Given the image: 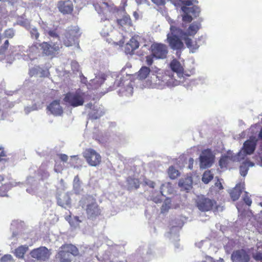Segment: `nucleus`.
Returning <instances> with one entry per match:
<instances>
[{
    "mask_svg": "<svg viewBox=\"0 0 262 262\" xmlns=\"http://www.w3.org/2000/svg\"><path fill=\"white\" fill-rule=\"evenodd\" d=\"M198 3L196 0H173L172 3L176 7H180L182 12V21L185 23H191L193 18L191 14L196 16L199 12V8L193 6V3Z\"/></svg>",
    "mask_w": 262,
    "mask_h": 262,
    "instance_id": "1",
    "label": "nucleus"
},
{
    "mask_svg": "<svg viewBox=\"0 0 262 262\" xmlns=\"http://www.w3.org/2000/svg\"><path fill=\"white\" fill-rule=\"evenodd\" d=\"M80 203L82 208H84L89 219H94L101 214V209L93 196L88 195L83 198Z\"/></svg>",
    "mask_w": 262,
    "mask_h": 262,
    "instance_id": "2",
    "label": "nucleus"
},
{
    "mask_svg": "<svg viewBox=\"0 0 262 262\" xmlns=\"http://www.w3.org/2000/svg\"><path fill=\"white\" fill-rule=\"evenodd\" d=\"M79 254L78 249L71 244H63L55 256L58 262H72L71 255L77 256Z\"/></svg>",
    "mask_w": 262,
    "mask_h": 262,
    "instance_id": "3",
    "label": "nucleus"
},
{
    "mask_svg": "<svg viewBox=\"0 0 262 262\" xmlns=\"http://www.w3.org/2000/svg\"><path fill=\"white\" fill-rule=\"evenodd\" d=\"M93 6L100 17L102 22L110 20L112 15L118 11V9L114 4H109L106 2L94 3Z\"/></svg>",
    "mask_w": 262,
    "mask_h": 262,
    "instance_id": "4",
    "label": "nucleus"
},
{
    "mask_svg": "<svg viewBox=\"0 0 262 262\" xmlns=\"http://www.w3.org/2000/svg\"><path fill=\"white\" fill-rule=\"evenodd\" d=\"M201 28V23L194 21L189 26L186 32L181 30L182 39L185 41L188 48L192 50H196L199 48V46L196 43L193 44L189 36H194Z\"/></svg>",
    "mask_w": 262,
    "mask_h": 262,
    "instance_id": "5",
    "label": "nucleus"
},
{
    "mask_svg": "<svg viewBox=\"0 0 262 262\" xmlns=\"http://www.w3.org/2000/svg\"><path fill=\"white\" fill-rule=\"evenodd\" d=\"M85 94L80 90L68 92L63 98L64 101L72 107L81 106L84 102Z\"/></svg>",
    "mask_w": 262,
    "mask_h": 262,
    "instance_id": "6",
    "label": "nucleus"
},
{
    "mask_svg": "<svg viewBox=\"0 0 262 262\" xmlns=\"http://www.w3.org/2000/svg\"><path fill=\"white\" fill-rule=\"evenodd\" d=\"M196 206L202 212H207L213 208L217 209V202L203 195L198 196L195 201Z\"/></svg>",
    "mask_w": 262,
    "mask_h": 262,
    "instance_id": "7",
    "label": "nucleus"
},
{
    "mask_svg": "<svg viewBox=\"0 0 262 262\" xmlns=\"http://www.w3.org/2000/svg\"><path fill=\"white\" fill-rule=\"evenodd\" d=\"M82 156L91 166L96 167L102 161L100 155L93 148H86L82 152Z\"/></svg>",
    "mask_w": 262,
    "mask_h": 262,
    "instance_id": "8",
    "label": "nucleus"
},
{
    "mask_svg": "<svg viewBox=\"0 0 262 262\" xmlns=\"http://www.w3.org/2000/svg\"><path fill=\"white\" fill-rule=\"evenodd\" d=\"M174 79L170 71L164 72L159 70L157 72L155 84L158 87L165 85L169 86L173 84Z\"/></svg>",
    "mask_w": 262,
    "mask_h": 262,
    "instance_id": "9",
    "label": "nucleus"
},
{
    "mask_svg": "<svg viewBox=\"0 0 262 262\" xmlns=\"http://www.w3.org/2000/svg\"><path fill=\"white\" fill-rule=\"evenodd\" d=\"M79 29L76 27L68 28L64 33L63 43L67 47L72 46L80 36Z\"/></svg>",
    "mask_w": 262,
    "mask_h": 262,
    "instance_id": "10",
    "label": "nucleus"
},
{
    "mask_svg": "<svg viewBox=\"0 0 262 262\" xmlns=\"http://www.w3.org/2000/svg\"><path fill=\"white\" fill-rule=\"evenodd\" d=\"M150 51L156 59H164L168 54V48L162 43L154 42L150 46Z\"/></svg>",
    "mask_w": 262,
    "mask_h": 262,
    "instance_id": "11",
    "label": "nucleus"
},
{
    "mask_svg": "<svg viewBox=\"0 0 262 262\" xmlns=\"http://www.w3.org/2000/svg\"><path fill=\"white\" fill-rule=\"evenodd\" d=\"M39 47L42 50V53L51 58L55 57L59 53L61 46L57 43L51 45L48 42L43 41L39 44Z\"/></svg>",
    "mask_w": 262,
    "mask_h": 262,
    "instance_id": "12",
    "label": "nucleus"
},
{
    "mask_svg": "<svg viewBox=\"0 0 262 262\" xmlns=\"http://www.w3.org/2000/svg\"><path fill=\"white\" fill-rule=\"evenodd\" d=\"M214 158L210 149L204 150L200 157V167L203 168L211 167L214 162Z\"/></svg>",
    "mask_w": 262,
    "mask_h": 262,
    "instance_id": "13",
    "label": "nucleus"
},
{
    "mask_svg": "<svg viewBox=\"0 0 262 262\" xmlns=\"http://www.w3.org/2000/svg\"><path fill=\"white\" fill-rule=\"evenodd\" d=\"M181 39L176 34L168 33L167 35V42L173 50L181 51L185 48Z\"/></svg>",
    "mask_w": 262,
    "mask_h": 262,
    "instance_id": "14",
    "label": "nucleus"
},
{
    "mask_svg": "<svg viewBox=\"0 0 262 262\" xmlns=\"http://www.w3.org/2000/svg\"><path fill=\"white\" fill-rule=\"evenodd\" d=\"M30 255L38 260L46 261L49 258L51 253L46 247H40L32 250Z\"/></svg>",
    "mask_w": 262,
    "mask_h": 262,
    "instance_id": "15",
    "label": "nucleus"
},
{
    "mask_svg": "<svg viewBox=\"0 0 262 262\" xmlns=\"http://www.w3.org/2000/svg\"><path fill=\"white\" fill-rule=\"evenodd\" d=\"M231 259L233 262H249L250 257L245 250L242 249L233 251Z\"/></svg>",
    "mask_w": 262,
    "mask_h": 262,
    "instance_id": "16",
    "label": "nucleus"
},
{
    "mask_svg": "<svg viewBox=\"0 0 262 262\" xmlns=\"http://www.w3.org/2000/svg\"><path fill=\"white\" fill-rule=\"evenodd\" d=\"M57 6L59 11L63 14H71L74 10L73 2L70 0L60 1Z\"/></svg>",
    "mask_w": 262,
    "mask_h": 262,
    "instance_id": "17",
    "label": "nucleus"
},
{
    "mask_svg": "<svg viewBox=\"0 0 262 262\" xmlns=\"http://www.w3.org/2000/svg\"><path fill=\"white\" fill-rule=\"evenodd\" d=\"M257 139L255 137L252 136L246 140L243 145V150L246 155H251L255 150Z\"/></svg>",
    "mask_w": 262,
    "mask_h": 262,
    "instance_id": "18",
    "label": "nucleus"
},
{
    "mask_svg": "<svg viewBox=\"0 0 262 262\" xmlns=\"http://www.w3.org/2000/svg\"><path fill=\"white\" fill-rule=\"evenodd\" d=\"M235 160L236 156L232 151L229 150L221 156L219 162V165L222 169L227 168L229 164Z\"/></svg>",
    "mask_w": 262,
    "mask_h": 262,
    "instance_id": "19",
    "label": "nucleus"
},
{
    "mask_svg": "<svg viewBox=\"0 0 262 262\" xmlns=\"http://www.w3.org/2000/svg\"><path fill=\"white\" fill-rule=\"evenodd\" d=\"M139 46V42L138 40L132 37L125 46V52L127 54H133Z\"/></svg>",
    "mask_w": 262,
    "mask_h": 262,
    "instance_id": "20",
    "label": "nucleus"
},
{
    "mask_svg": "<svg viewBox=\"0 0 262 262\" xmlns=\"http://www.w3.org/2000/svg\"><path fill=\"white\" fill-rule=\"evenodd\" d=\"M48 109L52 114L55 115H60L63 113L62 107L60 105L59 100H54L48 106Z\"/></svg>",
    "mask_w": 262,
    "mask_h": 262,
    "instance_id": "21",
    "label": "nucleus"
},
{
    "mask_svg": "<svg viewBox=\"0 0 262 262\" xmlns=\"http://www.w3.org/2000/svg\"><path fill=\"white\" fill-rule=\"evenodd\" d=\"M244 184L238 183L230 191V195L233 201L239 199L243 190L244 189Z\"/></svg>",
    "mask_w": 262,
    "mask_h": 262,
    "instance_id": "22",
    "label": "nucleus"
},
{
    "mask_svg": "<svg viewBox=\"0 0 262 262\" xmlns=\"http://www.w3.org/2000/svg\"><path fill=\"white\" fill-rule=\"evenodd\" d=\"M58 159L55 160V170L56 171H60L63 169L64 166L60 163V161L63 163L67 162L68 156L66 154H59L57 155Z\"/></svg>",
    "mask_w": 262,
    "mask_h": 262,
    "instance_id": "23",
    "label": "nucleus"
},
{
    "mask_svg": "<svg viewBox=\"0 0 262 262\" xmlns=\"http://www.w3.org/2000/svg\"><path fill=\"white\" fill-rule=\"evenodd\" d=\"M57 204L64 208L70 207L71 205V199L69 195L67 193H62L59 194L57 200Z\"/></svg>",
    "mask_w": 262,
    "mask_h": 262,
    "instance_id": "24",
    "label": "nucleus"
},
{
    "mask_svg": "<svg viewBox=\"0 0 262 262\" xmlns=\"http://www.w3.org/2000/svg\"><path fill=\"white\" fill-rule=\"evenodd\" d=\"M179 186L182 190L188 191L192 187V180L190 177H186L179 180Z\"/></svg>",
    "mask_w": 262,
    "mask_h": 262,
    "instance_id": "25",
    "label": "nucleus"
},
{
    "mask_svg": "<svg viewBox=\"0 0 262 262\" xmlns=\"http://www.w3.org/2000/svg\"><path fill=\"white\" fill-rule=\"evenodd\" d=\"M117 23L121 27L132 26V20L128 15H124L121 19H117Z\"/></svg>",
    "mask_w": 262,
    "mask_h": 262,
    "instance_id": "26",
    "label": "nucleus"
},
{
    "mask_svg": "<svg viewBox=\"0 0 262 262\" xmlns=\"http://www.w3.org/2000/svg\"><path fill=\"white\" fill-rule=\"evenodd\" d=\"M9 42L5 36H0V55L4 54L8 49Z\"/></svg>",
    "mask_w": 262,
    "mask_h": 262,
    "instance_id": "27",
    "label": "nucleus"
},
{
    "mask_svg": "<svg viewBox=\"0 0 262 262\" xmlns=\"http://www.w3.org/2000/svg\"><path fill=\"white\" fill-rule=\"evenodd\" d=\"M170 67L173 72L177 73H182L183 72V67L180 62L176 59H173L171 61Z\"/></svg>",
    "mask_w": 262,
    "mask_h": 262,
    "instance_id": "28",
    "label": "nucleus"
},
{
    "mask_svg": "<svg viewBox=\"0 0 262 262\" xmlns=\"http://www.w3.org/2000/svg\"><path fill=\"white\" fill-rule=\"evenodd\" d=\"M253 163L250 161H244L243 162L239 167V171L241 174L245 177L248 172L249 166H253Z\"/></svg>",
    "mask_w": 262,
    "mask_h": 262,
    "instance_id": "29",
    "label": "nucleus"
},
{
    "mask_svg": "<svg viewBox=\"0 0 262 262\" xmlns=\"http://www.w3.org/2000/svg\"><path fill=\"white\" fill-rule=\"evenodd\" d=\"M104 114V112L100 109H93L89 114V118L91 120L99 119Z\"/></svg>",
    "mask_w": 262,
    "mask_h": 262,
    "instance_id": "30",
    "label": "nucleus"
},
{
    "mask_svg": "<svg viewBox=\"0 0 262 262\" xmlns=\"http://www.w3.org/2000/svg\"><path fill=\"white\" fill-rule=\"evenodd\" d=\"M150 72L149 68L143 66L138 72V77L139 79L143 80L146 79Z\"/></svg>",
    "mask_w": 262,
    "mask_h": 262,
    "instance_id": "31",
    "label": "nucleus"
},
{
    "mask_svg": "<svg viewBox=\"0 0 262 262\" xmlns=\"http://www.w3.org/2000/svg\"><path fill=\"white\" fill-rule=\"evenodd\" d=\"M28 247L26 246H19L15 250L14 254L18 258H23L28 250Z\"/></svg>",
    "mask_w": 262,
    "mask_h": 262,
    "instance_id": "32",
    "label": "nucleus"
},
{
    "mask_svg": "<svg viewBox=\"0 0 262 262\" xmlns=\"http://www.w3.org/2000/svg\"><path fill=\"white\" fill-rule=\"evenodd\" d=\"M168 176L171 179H175L180 175V172L173 166L169 167L167 171Z\"/></svg>",
    "mask_w": 262,
    "mask_h": 262,
    "instance_id": "33",
    "label": "nucleus"
},
{
    "mask_svg": "<svg viewBox=\"0 0 262 262\" xmlns=\"http://www.w3.org/2000/svg\"><path fill=\"white\" fill-rule=\"evenodd\" d=\"M213 178V174L211 173L210 170L205 171L202 177V181L205 183L208 184Z\"/></svg>",
    "mask_w": 262,
    "mask_h": 262,
    "instance_id": "34",
    "label": "nucleus"
},
{
    "mask_svg": "<svg viewBox=\"0 0 262 262\" xmlns=\"http://www.w3.org/2000/svg\"><path fill=\"white\" fill-rule=\"evenodd\" d=\"M104 79L101 78H96L91 80V84L94 85V89H97L104 82Z\"/></svg>",
    "mask_w": 262,
    "mask_h": 262,
    "instance_id": "35",
    "label": "nucleus"
},
{
    "mask_svg": "<svg viewBox=\"0 0 262 262\" xmlns=\"http://www.w3.org/2000/svg\"><path fill=\"white\" fill-rule=\"evenodd\" d=\"M81 182L78 175L76 176L73 180V187L75 190L79 191L81 189Z\"/></svg>",
    "mask_w": 262,
    "mask_h": 262,
    "instance_id": "36",
    "label": "nucleus"
},
{
    "mask_svg": "<svg viewBox=\"0 0 262 262\" xmlns=\"http://www.w3.org/2000/svg\"><path fill=\"white\" fill-rule=\"evenodd\" d=\"M14 36V32L12 29H8L5 31L3 35L0 36H5V38H12Z\"/></svg>",
    "mask_w": 262,
    "mask_h": 262,
    "instance_id": "37",
    "label": "nucleus"
},
{
    "mask_svg": "<svg viewBox=\"0 0 262 262\" xmlns=\"http://www.w3.org/2000/svg\"><path fill=\"white\" fill-rule=\"evenodd\" d=\"M8 186L6 184L2 185L0 186V196H5L7 195Z\"/></svg>",
    "mask_w": 262,
    "mask_h": 262,
    "instance_id": "38",
    "label": "nucleus"
},
{
    "mask_svg": "<svg viewBox=\"0 0 262 262\" xmlns=\"http://www.w3.org/2000/svg\"><path fill=\"white\" fill-rule=\"evenodd\" d=\"M30 33L32 38H34L35 39H37L39 37V33L36 28H33L31 29Z\"/></svg>",
    "mask_w": 262,
    "mask_h": 262,
    "instance_id": "39",
    "label": "nucleus"
},
{
    "mask_svg": "<svg viewBox=\"0 0 262 262\" xmlns=\"http://www.w3.org/2000/svg\"><path fill=\"white\" fill-rule=\"evenodd\" d=\"M170 30L171 33L170 34H175L176 33H178L180 37H181V30H182L181 29H180L179 28H177V27L171 25L170 27Z\"/></svg>",
    "mask_w": 262,
    "mask_h": 262,
    "instance_id": "40",
    "label": "nucleus"
},
{
    "mask_svg": "<svg viewBox=\"0 0 262 262\" xmlns=\"http://www.w3.org/2000/svg\"><path fill=\"white\" fill-rule=\"evenodd\" d=\"M154 56H152V53L150 55H147L145 57V62L147 66H151L154 62Z\"/></svg>",
    "mask_w": 262,
    "mask_h": 262,
    "instance_id": "41",
    "label": "nucleus"
},
{
    "mask_svg": "<svg viewBox=\"0 0 262 262\" xmlns=\"http://www.w3.org/2000/svg\"><path fill=\"white\" fill-rule=\"evenodd\" d=\"M8 161L7 155L4 150H2L0 152V163H5Z\"/></svg>",
    "mask_w": 262,
    "mask_h": 262,
    "instance_id": "42",
    "label": "nucleus"
},
{
    "mask_svg": "<svg viewBox=\"0 0 262 262\" xmlns=\"http://www.w3.org/2000/svg\"><path fill=\"white\" fill-rule=\"evenodd\" d=\"M243 200L244 202L249 206H251L252 204V200L250 199V196L248 195V193L247 192H245L244 194V196L243 197Z\"/></svg>",
    "mask_w": 262,
    "mask_h": 262,
    "instance_id": "43",
    "label": "nucleus"
},
{
    "mask_svg": "<svg viewBox=\"0 0 262 262\" xmlns=\"http://www.w3.org/2000/svg\"><path fill=\"white\" fill-rule=\"evenodd\" d=\"M144 183L146 185L148 186L150 188H154L155 187V183L152 181H150L147 179H145L144 180Z\"/></svg>",
    "mask_w": 262,
    "mask_h": 262,
    "instance_id": "44",
    "label": "nucleus"
},
{
    "mask_svg": "<svg viewBox=\"0 0 262 262\" xmlns=\"http://www.w3.org/2000/svg\"><path fill=\"white\" fill-rule=\"evenodd\" d=\"M48 34L51 37H57V38H59V35H58L56 30H55L49 31L48 32Z\"/></svg>",
    "mask_w": 262,
    "mask_h": 262,
    "instance_id": "45",
    "label": "nucleus"
},
{
    "mask_svg": "<svg viewBox=\"0 0 262 262\" xmlns=\"http://www.w3.org/2000/svg\"><path fill=\"white\" fill-rule=\"evenodd\" d=\"M151 1L158 6H163L165 5V0H151Z\"/></svg>",
    "mask_w": 262,
    "mask_h": 262,
    "instance_id": "46",
    "label": "nucleus"
},
{
    "mask_svg": "<svg viewBox=\"0 0 262 262\" xmlns=\"http://www.w3.org/2000/svg\"><path fill=\"white\" fill-rule=\"evenodd\" d=\"M215 186L218 188L219 190H221L223 189V186L221 183V182L220 181V180L218 179L217 181L215 183Z\"/></svg>",
    "mask_w": 262,
    "mask_h": 262,
    "instance_id": "47",
    "label": "nucleus"
},
{
    "mask_svg": "<svg viewBox=\"0 0 262 262\" xmlns=\"http://www.w3.org/2000/svg\"><path fill=\"white\" fill-rule=\"evenodd\" d=\"M194 160L193 158H190L188 160V168L192 169Z\"/></svg>",
    "mask_w": 262,
    "mask_h": 262,
    "instance_id": "48",
    "label": "nucleus"
},
{
    "mask_svg": "<svg viewBox=\"0 0 262 262\" xmlns=\"http://www.w3.org/2000/svg\"><path fill=\"white\" fill-rule=\"evenodd\" d=\"M134 182L135 184V187L136 189H138L139 187V182L137 179H134Z\"/></svg>",
    "mask_w": 262,
    "mask_h": 262,
    "instance_id": "49",
    "label": "nucleus"
},
{
    "mask_svg": "<svg viewBox=\"0 0 262 262\" xmlns=\"http://www.w3.org/2000/svg\"><path fill=\"white\" fill-rule=\"evenodd\" d=\"M4 180V177L3 175L0 174V185L2 184V182Z\"/></svg>",
    "mask_w": 262,
    "mask_h": 262,
    "instance_id": "50",
    "label": "nucleus"
},
{
    "mask_svg": "<svg viewBox=\"0 0 262 262\" xmlns=\"http://www.w3.org/2000/svg\"><path fill=\"white\" fill-rule=\"evenodd\" d=\"M258 137L260 139L262 140V128H261V129L259 133Z\"/></svg>",
    "mask_w": 262,
    "mask_h": 262,
    "instance_id": "51",
    "label": "nucleus"
},
{
    "mask_svg": "<svg viewBox=\"0 0 262 262\" xmlns=\"http://www.w3.org/2000/svg\"><path fill=\"white\" fill-rule=\"evenodd\" d=\"M261 246H262V244L260 242L257 243L256 244V247H257V249H258Z\"/></svg>",
    "mask_w": 262,
    "mask_h": 262,
    "instance_id": "52",
    "label": "nucleus"
},
{
    "mask_svg": "<svg viewBox=\"0 0 262 262\" xmlns=\"http://www.w3.org/2000/svg\"><path fill=\"white\" fill-rule=\"evenodd\" d=\"M71 158L73 159L74 160H78V158L76 156H72V157H71Z\"/></svg>",
    "mask_w": 262,
    "mask_h": 262,
    "instance_id": "53",
    "label": "nucleus"
},
{
    "mask_svg": "<svg viewBox=\"0 0 262 262\" xmlns=\"http://www.w3.org/2000/svg\"><path fill=\"white\" fill-rule=\"evenodd\" d=\"M2 150H4V148L1 147V146H0V151H1Z\"/></svg>",
    "mask_w": 262,
    "mask_h": 262,
    "instance_id": "54",
    "label": "nucleus"
},
{
    "mask_svg": "<svg viewBox=\"0 0 262 262\" xmlns=\"http://www.w3.org/2000/svg\"><path fill=\"white\" fill-rule=\"evenodd\" d=\"M9 2H13V1H14L15 0H8Z\"/></svg>",
    "mask_w": 262,
    "mask_h": 262,
    "instance_id": "55",
    "label": "nucleus"
},
{
    "mask_svg": "<svg viewBox=\"0 0 262 262\" xmlns=\"http://www.w3.org/2000/svg\"><path fill=\"white\" fill-rule=\"evenodd\" d=\"M260 160H261L260 165L262 166V157L261 158Z\"/></svg>",
    "mask_w": 262,
    "mask_h": 262,
    "instance_id": "56",
    "label": "nucleus"
},
{
    "mask_svg": "<svg viewBox=\"0 0 262 262\" xmlns=\"http://www.w3.org/2000/svg\"><path fill=\"white\" fill-rule=\"evenodd\" d=\"M46 174L47 175V177H49V173H46Z\"/></svg>",
    "mask_w": 262,
    "mask_h": 262,
    "instance_id": "57",
    "label": "nucleus"
},
{
    "mask_svg": "<svg viewBox=\"0 0 262 262\" xmlns=\"http://www.w3.org/2000/svg\"><path fill=\"white\" fill-rule=\"evenodd\" d=\"M71 166H72V167H74V168H75V167H76V166H75V165H72V164H71Z\"/></svg>",
    "mask_w": 262,
    "mask_h": 262,
    "instance_id": "58",
    "label": "nucleus"
},
{
    "mask_svg": "<svg viewBox=\"0 0 262 262\" xmlns=\"http://www.w3.org/2000/svg\"><path fill=\"white\" fill-rule=\"evenodd\" d=\"M161 193L162 194V193H163V191H162V190H161Z\"/></svg>",
    "mask_w": 262,
    "mask_h": 262,
    "instance_id": "59",
    "label": "nucleus"
},
{
    "mask_svg": "<svg viewBox=\"0 0 262 262\" xmlns=\"http://www.w3.org/2000/svg\"><path fill=\"white\" fill-rule=\"evenodd\" d=\"M2 0H0V1H1Z\"/></svg>",
    "mask_w": 262,
    "mask_h": 262,
    "instance_id": "60",
    "label": "nucleus"
}]
</instances>
